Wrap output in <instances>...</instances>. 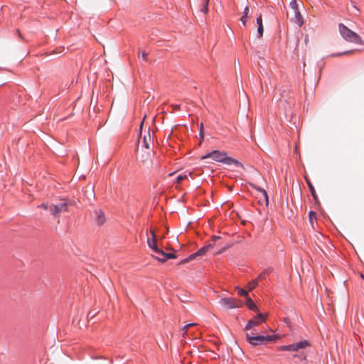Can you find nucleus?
I'll return each mask as SVG.
<instances>
[{
	"instance_id": "1",
	"label": "nucleus",
	"mask_w": 364,
	"mask_h": 364,
	"mask_svg": "<svg viewBox=\"0 0 364 364\" xmlns=\"http://www.w3.org/2000/svg\"><path fill=\"white\" fill-rule=\"evenodd\" d=\"M208 158H211L215 161L221 162L227 165L234 164L237 167H241L242 168H244L243 165L239 161L232 157L228 156L226 152L225 151L214 150L212 152L201 156V159H205Z\"/></svg>"
},
{
	"instance_id": "2",
	"label": "nucleus",
	"mask_w": 364,
	"mask_h": 364,
	"mask_svg": "<svg viewBox=\"0 0 364 364\" xmlns=\"http://www.w3.org/2000/svg\"><path fill=\"white\" fill-rule=\"evenodd\" d=\"M338 29L341 36L346 41L356 44L364 45V41L362 39V38L355 32L349 29L344 24L339 23Z\"/></svg>"
},
{
	"instance_id": "3",
	"label": "nucleus",
	"mask_w": 364,
	"mask_h": 364,
	"mask_svg": "<svg viewBox=\"0 0 364 364\" xmlns=\"http://www.w3.org/2000/svg\"><path fill=\"white\" fill-rule=\"evenodd\" d=\"M245 337L246 341L253 346L264 345L267 342L275 341L277 338V336L275 335L256 336L254 333H247Z\"/></svg>"
},
{
	"instance_id": "4",
	"label": "nucleus",
	"mask_w": 364,
	"mask_h": 364,
	"mask_svg": "<svg viewBox=\"0 0 364 364\" xmlns=\"http://www.w3.org/2000/svg\"><path fill=\"white\" fill-rule=\"evenodd\" d=\"M70 205L67 199H61L58 203L49 206L50 213L55 218H58L63 213L68 211V207Z\"/></svg>"
},
{
	"instance_id": "5",
	"label": "nucleus",
	"mask_w": 364,
	"mask_h": 364,
	"mask_svg": "<svg viewBox=\"0 0 364 364\" xmlns=\"http://www.w3.org/2000/svg\"><path fill=\"white\" fill-rule=\"evenodd\" d=\"M309 346H310V343L306 340H302L289 345L281 346L279 348V350L282 351H291L299 353L300 350H304V348Z\"/></svg>"
},
{
	"instance_id": "6",
	"label": "nucleus",
	"mask_w": 364,
	"mask_h": 364,
	"mask_svg": "<svg viewBox=\"0 0 364 364\" xmlns=\"http://www.w3.org/2000/svg\"><path fill=\"white\" fill-rule=\"evenodd\" d=\"M220 304L226 309L238 308L240 306L241 302L239 300L230 297L222 298L219 301Z\"/></svg>"
},
{
	"instance_id": "7",
	"label": "nucleus",
	"mask_w": 364,
	"mask_h": 364,
	"mask_svg": "<svg viewBox=\"0 0 364 364\" xmlns=\"http://www.w3.org/2000/svg\"><path fill=\"white\" fill-rule=\"evenodd\" d=\"M266 316L263 314H258L256 316H255L253 318L250 319L246 326H245V330L249 331L254 326H257L260 325L261 323H264L266 320Z\"/></svg>"
},
{
	"instance_id": "8",
	"label": "nucleus",
	"mask_w": 364,
	"mask_h": 364,
	"mask_svg": "<svg viewBox=\"0 0 364 364\" xmlns=\"http://www.w3.org/2000/svg\"><path fill=\"white\" fill-rule=\"evenodd\" d=\"M155 253L157 255H152V257L161 262H166L168 259L176 258V257L174 253H166V252H155Z\"/></svg>"
},
{
	"instance_id": "9",
	"label": "nucleus",
	"mask_w": 364,
	"mask_h": 364,
	"mask_svg": "<svg viewBox=\"0 0 364 364\" xmlns=\"http://www.w3.org/2000/svg\"><path fill=\"white\" fill-rule=\"evenodd\" d=\"M153 137H154V133H152V135H151L149 131L147 135H144V136L143 138V144H144V147L146 149H149L151 147V145L153 144Z\"/></svg>"
},
{
	"instance_id": "10",
	"label": "nucleus",
	"mask_w": 364,
	"mask_h": 364,
	"mask_svg": "<svg viewBox=\"0 0 364 364\" xmlns=\"http://www.w3.org/2000/svg\"><path fill=\"white\" fill-rule=\"evenodd\" d=\"M293 12H294V17L291 18V21L296 23L299 27H301L304 23V21H303L301 14H300L299 10L294 11Z\"/></svg>"
},
{
	"instance_id": "11",
	"label": "nucleus",
	"mask_w": 364,
	"mask_h": 364,
	"mask_svg": "<svg viewBox=\"0 0 364 364\" xmlns=\"http://www.w3.org/2000/svg\"><path fill=\"white\" fill-rule=\"evenodd\" d=\"M147 243L149 247V248L152 249L153 250H161L157 247V242L156 240V235L153 231H151V238L148 237L147 238Z\"/></svg>"
},
{
	"instance_id": "12",
	"label": "nucleus",
	"mask_w": 364,
	"mask_h": 364,
	"mask_svg": "<svg viewBox=\"0 0 364 364\" xmlns=\"http://www.w3.org/2000/svg\"><path fill=\"white\" fill-rule=\"evenodd\" d=\"M257 24L258 26V28H257L258 38H260L262 37L263 31H264L262 14H259L257 18Z\"/></svg>"
},
{
	"instance_id": "13",
	"label": "nucleus",
	"mask_w": 364,
	"mask_h": 364,
	"mask_svg": "<svg viewBox=\"0 0 364 364\" xmlns=\"http://www.w3.org/2000/svg\"><path fill=\"white\" fill-rule=\"evenodd\" d=\"M96 221L98 225H102L105 222V216L101 210H96Z\"/></svg>"
},
{
	"instance_id": "14",
	"label": "nucleus",
	"mask_w": 364,
	"mask_h": 364,
	"mask_svg": "<svg viewBox=\"0 0 364 364\" xmlns=\"http://www.w3.org/2000/svg\"><path fill=\"white\" fill-rule=\"evenodd\" d=\"M305 181L310 189V191H311V193L314 198V199L317 201L318 200V196L316 193V191H315V188L313 186V184L311 183V181L309 180V178L307 177V176H305Z\"/></svg>"
},
{
	"instance_id": "15",
	"label": "nucleus",
	"mask_w": 364,
	"mask_h": 364,
	"mask_svg": "<svg viewBox=\"0 0 364 364\" xmlns=\"http://www.w3.org/2000/svg\"><path fill=\"white\" fill-rule=\"evenodd\" d=\"M205 252H200V251L196 252L194 254H193V255H190L189 257H188L185 258L184 259H183L181 261V263L188 262L195 259L198 256H203Z\"/></svg>"
},
{
	"instance_id": "16",
	"label": "nucleus",
	"mask_w": 364,
	"mask_h": 364,
	"mask_svg": "<svg viewBox=\"0 0 364 364\" xmlns=\"http://www.w3.org/2000/svg\"><path fill=\"white\" fill-rule=\"evenodd\" d=\"M246 305L248 306V308L255 311H258V308L257 305L254 303L252 299L250 297H247L246 299Z\"/></svg>"
},
{
	"instance_id": "17",
	"label": "nucleus",
	"mask_w": 364,
	"mask_h": 364,
	"mask_svg": "<svg viewBox=\"0 0 364 364\" xmlns=\"http://www.w3.org/2000/svg\"><path fill=\"white\" fill-rule=\"evenodd\" d=\"M249 14H250V8L248 6H246L244 9L243 15L240 19L244 26H246L247 18L249 16Z\"/></svg>"
},
{
	"instance_id": "18",
	"label": "nucleus",
	"mask_w": 364,
	"mask_h": 364,
	"mask_svg": "<svg viewBox=\"0 0 364 364\" xmlns=\"http://www.w3.org/2000/svg\"><path fill=\"white\" fill-rule=\"evenodd\" d=\"M306 354L303 351H300L299 353H294L293 355V358H297L300 361H304L306 360Z\"/></svg>"
},
{
	"instance_id": "19",
	"label": "nucleus",
	"mask_w": 364,
	"mask_h": 364,
	"mask_svg": "<svg viewBox=\"0 0 364 364\" xmlns=\"http://www.w3.org/2000/svg\"><path fill=\"white\" fill-rule=\"evenodd\" d=\"M258 280L257 279L250 282L247 284V288L249 291L253 290L258 285Z\"/></svg>"
},
{
	"instance_id": "20",
	"label": "nucleus",
	"mask_w": 364,
	"mask_h": 364,
	"mask_svg": "<svg viewBox=\"0 0 364 364\" xmlns=\"http://www.w3.org/2000/svg\"><path fill=\"white\" fill-rule=\"evenodd\" d=\"M208 4H209V0H203L202 7L200 9V11L203 13H204V14H207L208 13Z\"/></svg>"
},
{
	"instance_id": "21",
	"label": "nucleus",
	"mask_w": 364,
	"mask_h": 364,
	"mask_svg": "<svg viewBox=\"0 0 364 364\" xmlns=\"http://www.w3.org/2000/svg\"><path fill=\"white\" fill-rule=\"evenodd\" d=\"M187 178H188V175L186 174V171L184 173L180 174L177 176L176 183H180L183 180H184Z\"/></svg>"
},
{
	"instance_id": "22",
	"label": "nucleus",
	"mask_w": 364,
	"mask_h": 364,
	"mask_svg": "<svg viewBox=\"0 0 364 364\" xmlns=\"http://www.w3.org/2000/svg\"><path fill=\"white\" fill-rule=\"evenodd\" d=\"M289 5H290V7L291 8V9L293 10V11L299 10L298 4H297L296 0H291Z\"/></svg>"
},
{
	"instance_id": "23",
	"label": "nucleus",
	"mask_w": 364,
	"mask_h": 364,
	"mask_svg": "<svg viewBox=\"0 0 364 364\" xmlns=\"http://www.w3.org/2000/svg\"><path fill=\"white\" fill-rule=\"evenodd\" d=\"M237 294L240 296H247V291L243 289H240L239 287H237Z\"/></svg>"
},
{
	"instance_id": "24",
	"label": "nucleus",
	"mask_w": 364,
	"mask_h": 364,
	"mask_svg": "<svg viewBox=\"0 0 364 364\" xmlns=\"http://www.w3.org/2000/svg\"><path fill=\"white\" fill-rule=\"evenodd\" d=\"M267 277V272H263L260 274L258 275V277L256 278L258 281H261L263 279H265Z\"/></svg>"
},
{
	"instance_id": "25",
	"label": "nucleus",
	"mask_w": 364,
	"mask_h": 364,
	"mask_svg": "<svg viewBox=\"0 0 364 364\" xmlns=\"http://www.w3.org/2000/svg\"><path fill=\"white\" fill-rule=\"evenodd\" d=\"M199 136L200 137L201 141L203 139L204 137V133H203V124L201 123L200 124V132Z\"/></svg>"
},
{
	"instance_id": "26",
	"label": "nucleus",
	"mask_w": 364,
	"mask_h": 364,
	"mask_svg": "<svg viewBox=\"0 0 364 364\" xmlns=\"http://www.w3.org/2000/svg\"><path fill=\"white\" fill-rule=\"evenodd\" d=\"M193 325H195V324H194V323H188V324L185 325V326H183V329H182V331H183V333H187V331H188V328H189L190 326H193Z\"/></svg>"
},
{
	"instance_id": "27",
	"label": "nucleus",
	"mask_w": 364,
	"mask_h": 364,
	"mask_svg": "<svg viewBox=\"0 0 364 364\" xmlns=\"http://www.w3.org/2000/svg\"><path fill=\"white\" fill-rule=\"evenodd\" d=\"M148 54L145 51L141 52V58L144 60L146 61L148 60Z\"/></svg>"
},
{
	"instance_id": "28",
	"label": "nucleus",
	"mask_w": 364,
	"mask_h": 364,
	"mask_svg": "<svg viewBox=\"0 0 364 364\" xmlns=\"http://www.w3.org/2000/svg\"><path fill=\"white\" fill-rule=\"evenodd\" d=\"M259 191L262 192V193L264 196L266 201L267 202L268 201V196H267V192L264 190H263V189H259Z\"/></svg>"
},
{
	"instance_id": "29",
	"label": "nucleus",
	"mask_w": 364,
	"mask_h": 364,
	"mask_svg": "<svg viewBox=\"0 0 364 364\" xmlns=\"http://www.w3.org/2000/svg\"><path fill=\"white\" fill-rule=\"evenodd\" d=\"M39 207L43 208L44 210L49 209L48 205L47 204H46V203L41 204Z\"/></svg>"
},
{
	"instance_id": "30",
	"label": "nucleus",
	"mask_w": 364,
	"mask_h": 364,
	"mask_svg": "<svg viewBox=\"0 0 364 364\" xmlns=\"http://www.w3.org/2000/svg\"><path fill=\"white\" fill-rule=\"evenodd\" d=\"M313 217H316V213H314V211H311L309 213V218L311 220H312Z\"/></svg>"
},
{
	"instance_id": "31",
	"label": "nucleus",
	"mask_w": 364,
	"mask_h": 364,
	"mask_svg": "<svg viewBox=\"0 0 364 364\" xmlns=\"http://www.w3.org/2000/svg\"><path fill=\"white\" fill-rule=\"evenodd\" d=\"M208 247V248H215H215H219V247H218V246H217V245H213V244H211V243H210V244H209V245H208V247Z\"/></svg>"
},
{
	"instance_id": "32",
	"label": "nucleus",
	"mask_w": 364,
	"mask_h": 364,
	"mask_svg": "<svg viewBox=\"0 0 364 364\" xmlns=\"http://www.w3.org/2000/svg\"><path fill=\"white\" fill-rule=\"evenodd\" d=\"M186 174L188 175V176H189L190 177H191L192 178H193V173L189 171V172H186Z\"/></svg>"
},
{
	"instance_id": "33",
	"label": "nucleus",
	"mask_w": 364,
	"mask_h": 364,
	"mask_svg": "<svg viewBox=\"0 0 364 364\" xmlns=\"http://www.w3.org/2000/svg\"><path fill=\"white\" fill-rule=\"evenodd\" d=\"M213 238L214 242H215L216 240H220V237H218V236H214Z\"/></svg>"
},
{
	"instance_id": "34",
	"label": "nucleus",
	"mask_w": 364,
	"mask_h": 364,
	"mask_svg": "<svg viewBox=\"0 0 364 364\" xmlns=\"http://www.w3.org/2000/svg\"><path fill=\"white\" fill-rule=\"evenodd\" d=\"M353 50H349V51H346V52L343 53L342 54H343V55H345V54H349V53H353Z\"/></svg>"
},
{
	"instance_id": "35",
	"label": "nucleus",
	"mask_w": 364,
	"mask_h": 364,
	"mask_svg": "<svg viewBox=\"0 0 364 364\" xmlns=\"http://www.w3.org/2000/svg\"><path fill=\"white\" fill-rule=\"evenodd\" d=\"M173 108H174V109L178 110V109H179L180 106L178 105H176L173 106Z\"/></svg>"
},
{
	"instance_id": "36",
	"label": "nucleus",
	"mask_w": 364,
	"mask_h": 364,
	"mask_svg": "<svg viewBox=\"0 0 364 364\" xmlns=\"http://www.w3.org/2000/svg\"><path fill=\"white\" fill-rule=\"evenodd\" d=\"M200 251L205 250V247H201L199 249Z\"/></svg>"
},
{
	"instance_id": "37",
	"label": "nucleus",
	"mask_w": 364,
	"mask_h": 364,
	"mask_svg": "<svg viewBox=\"0 0 364 364\" xmlns=\"http://www.w3.org/2000/svg\"><path fill=\"white\" fill-rule=\"evenodd\" d=\"M143 123H144V122H142L141 123V124H140V129H141V128H142Z\"/></svg>"
}]
</instances>
